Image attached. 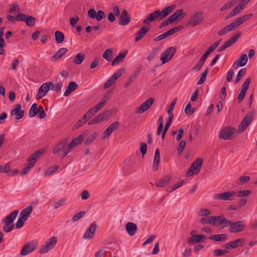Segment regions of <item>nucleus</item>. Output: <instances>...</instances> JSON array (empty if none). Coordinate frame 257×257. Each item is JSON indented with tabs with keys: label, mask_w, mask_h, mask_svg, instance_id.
Returning <instances> with one entry per match:
<instances>
[{
	"label": "nucleus",
	"mask_w": 257,
	"mask_h": 257,
	"mask_svg": "<svg viewBox=\"0 0 257 257\" xmlns=\"http://www.w3.org/2000/svg\"><path fill=\"white\" fill-rule=\"evenodd\" d=\"M127 52L124 53H120L112 61L111 65L114 66L122 62L124 58L125 57Z\"/></svg>",
	"instance_id": "obj_42"
},
{
	"label": "nucleus",
	"mask_w": 257,
	"mask_h": 257,
	"mask_svg": "<svg viewBox=\"0 0 257 257\" xmlns=\"http://www.w3.org/2000/svg\"><path fill=\"white\" fill-rule=\"evenodd\" d=\"M85 59V56L82 53L77 54L74 58L73 62L77 65L81 64Z\"/></svg>",
	"instance_id": "obj_48"
},
{
	"label": "nucleus",
	"mask_w": 257,
	"mask_h": 257,
	"mask_svg": "<svg viewBox=\"0 0 257 257\" xmlns=\"http://www.w3.org/2000/svg\"><path fill=\"white\" fill-rule=\"evenodd\" d=\"M57 242V238L55 236L50 237L48 240L46 242L45 244L41 246L39 250V252L40 253H45L47 252L55 246Z\"/></svg>",
	"instance_id": "obj_12"
},
{
	"label": "nucleus",
	"mask_w": 257,
	"mask_h": 257,
	"mask_svg": "<svg viewBox=\"0 0 257 257\" xmlns=\"http://www.w3.org/2000/svg\"><path fill=\"white\" fill-rule=\"evenodd\" d=\"M244 9V6H236L232 11L226 17L225 20L228 19L233 16H234L239 14L242 10Z\"/></svg>",
	"instance_id": "obj_37"
},
{
	"label": "nucleus",
	"mask_w": 257,
	"mask_h": 257,
	"mask_svg": "<svg viewBox=\"0 0 257 257\" xmlns=\"http://www.w3.org/2000/svg\"><path fill=\"white\" fill-rule=\"evenodd\" d=\"M228 252L226 250H223L221 249H215L214 250L213 254L215 256H219L224 255Z\"/></svg>",
	"instance_id": "obj_63"
},
{
	"label": "nucleus",
	"mask_w": 257,
	"mask_h": 257,
	"mask_svg": "<svg viewBox=\"0 0 257 257\" xmlns=\"http://www.w3.org/2000/svg\"><path fill=\"white\" fill-rule=\"evenodd\" d=\"M251 16V14H246L239 17V18L232 22L231 24L233 26L234 29H235L241 24H242V23H244L245 21L249 19Z\"/></svg>",
	"instance_id": "obj_22"
},
{
	"label": "nucleus",
	"mask_w": 257,
	"mask_h": 257,
	"mask_svg": "<svg viewBox=\"0 0 257 257\" xmlns=\"http://www.w3.org/2000/svg\"><path fill=\"white\" fill-rule=\"evenodd\" d=\"M131 17L127 11L124 9L121 12L119 17V24L121 26H125L130 23Z\"/></svg>",
	"instance_id": "obj_20"
},
{
	"label": "nucleus",
	"mask_w": 257,
	"mask_h": 257,
	"mask_svg": "<svg viewBox=\"0 0 257 257\" xmlns=\"http://www.w3.org/2000/svg\"><path fill=\"white\" fill-rule=\"evenodd\" d=\"M140 70H136L126 80L123 85V87L127 88L132 83L134 82L138 76L139 75Z\"/></svg>",
	"instance_id": "obj_24"
},
{
	"label": "nucleus",
	"mask_w": 257,
	"mask_h": 257,
	"mask_svg": "<svg viewBox=\"0 0 257 257\" xmlns=\"http://www.w3.org/2000/svg\"><path fill=\"white\" fill-rule=\"evenodd\" d=\"M33 208L32 206H28L26 208L24 209L20 213V217L23 219L27 220L29 215L32 213Z\"/></svg>",
	"instance_id": "obj_38"
},
{
	"label": "nucleus",
	"mask_w": 257,
	"mask_h": 257,
	"mask_svg": "<svg viewBox=\"0 0 257 257\" xmlns=\"http://www.w3.org/2000/svg\"><path fill=\"white\" fill-rule=\"evenodd\" d=\"M211 213V211L207 208L201 209L198 213L199 216L203 217L209 216Z\"/></svg>",
	"instance_id": "obj_55"
},
{
	"label": "nucleus",
	"mask_w": 257,
	"mask_h": 257,
	"mask_svg": "<svg viewBox=\"0 0 257 257\" xmlns=\"http://www.w3.org/2000/svg\"><path fill=\"white\" fill-rule=\"evenodd\" d=\"M119 125V123L118 121H115L110 124L102 133L101 136V139L104 140L109 137L113 131L116 130L118 128Z\"/></svg>",
	"instance_id": "obj_17"
},
{
	"label": "nucleus",
	"mask_w": 257,
	"mask_h": 257,
	"mask_svg": "<svg viewBox=\"0 0 257 257\" xmlns=\"http://www.w3.org/2000/svg\"><path fill=\"white\" fill-rule=\"evenodd\" d=\"M159 49L158 48H155L150 52L149 56L147 58L148 61H151L159 53Z\"/></svg>",
	"instance_id": "obj_52"
},
{
	"label": "nucleus",
	"mask_w": 257,
	"mask_h": 257,
	"mask_svg": "<svg viewBox=\"0 0 257 257\" xmlns=\"http://www.w3.org/2000/svg\"><path fill=\"white\" fill-rule=\"evenodd\" d=\"M254 115V112L252 111L248 112L245 115L239 125L238 131L239 132H242L250 124L253 119Z\"/></svg>",
	"instance_id": "obj_7"
},
{
	"label": "nucleus",
	"mask_w": 257,
	"mask_h": 257,
	"mask_svg": "<svg viewBox=\"0 0 257 257\" xmlns=\"http://www.w3.org/2000/svg\"><path fill=\"white\" fill-rule=\"evenodd\" d=\"M244 242V239L239 238L233 241H230L231 248H237L239 246H240L242 243Z\"/></svg>",
	"instance_id": "obj_49"
},
{
	"label": "nucleus",
	"mask_w": 257,
	"mask_h": 257,
	"mask_svg": "<svg viewBox=\"0 0 257 257\" xmlns=\"http://www.w3.org/2000/svg\"><path fill=\"white\" fill-rule=\"evenodd\" d=\"M245 73L246 70L245 68L241 69L238 72V75L235 80V83H237L241 79V78L245 75Z\"/></svg>",
	"instance_id": "obj_58"
},
{
	"label": "nucleus",
	"mask_w": 257,
	"mask_h": 257,
	"mask_svg": "<svg viewBox=\"0 0 257 257\" xmlns=\"http://www.w3.org/2000/svg\"><path fill=\"white\" fill-rule=\"evenodd\" d=\"M66 199L65 198H63L60 199L57 203H55L54 205L55 209H58L59 207L65 205L66 203Z\"/></svg>",
	"instance_id": "obj_61"
},
{
	"label": "nucleus",
	"mask_w": 257,
	"mask_h": 257,
	"mask_svg": "<svg viewBox=\"0 0 257 257\" xmlns=\"http://www.w3.org/2000/svg\"><path fill=\"white\" fill-rule=\"evenodd\" d=\"M25 22L28 26L32 27L35 25L36 19L32 16H28V18L26 19Z\"/></svg>",
	"instance_id": "obj_53"
},
{
	"label": "nucleus",
	"mask_w": 257,
	"mask_h": 257,
	"mask_svg": "<svg viewBox=\"0 0 257 257\" xmlns=\"http://www.w3.org/2000/svg\"><path fill=\"white\" fill-rule=\"evenodd\" d=\"M176 51V49L173 47H169L166 51L162 53L160 56V59L164 64L171 60Z\"/></svg>",
	"instance_id": "obj_14"
},
{
	"label": "nucleus",
	"mask_w": 257,
	"mask_h": 257,
	"mask_svg": "<svg viewBox=\"0 0 257 257\" xmlns=\"http://www.w3.org/2000/svg\"><path fill=\"white\" fill-rule=\"evenodd\" d=\"M5 30V28H0V54L3 55L5 53V49H4L5 47V41L3 38L4 36V32Z\"/></svg>",
	"instance_id": "obj_41"
},
{
	"label": "nucleus",
	"mask_w": 257,
	"mask_h": 257,
	"mask_svg": "<svg viewBox=\"0 0 257 257\" xmlns=\"http://www.w3.org/2000/svg\"><path fill=\"white\" fill-rule=\"evenodd\" d=\"M55 37L58 43H62L64 40V35L61 32L57 31L55 32Z\"/></svg>",
	"instance_id": "obj_47"
},
{
	"label": "nucleus",
	"mask_w": 257,
	"mask_h": 257,
	"mask_svg": "<svg viewBox=\"0 0 257 257\" xmlns=\"http://www.w3.org/2000/svg\"><path fill=\"white\" fill-rule=\"evenodd\" d=\"M87 134V133L86 132H84L81 135L73 139L69 143L70 144V147H74L78 145L83 140Z\"/></svg>",
	"instance_id": "obj_30"
},
{
	"label": "nucleus",
	"mask_w": 257,
	"mask_h": 257,
	"mask_svg": "<svg viewBox=\"0 0 257 257\" xmlns=\"http://www.w3.org/2000/svg\"><path fill=\"white\" fill-rule=\"evenodd\" d=\"M78 85L75 82H73V81L70 82L69 83L65 91L64 92V96H68L73 91L75 90L78 88Z\"/></svg>",
	"instance_id": "obj_33"
},
{
	"label": "nucleus",
	"mask_w": 257,
	"mask_h": 257,
	"mask_svg": "<svg viewBox=\"0 0 257 257\" xmlns=\"http://www.w3.org/2000/svg\"><path fill=\"white\" fill-rule=\"evenodd\" d=\"M204 21V17L201 12H197L193 15L189 19V23L192 27L201 24Z\"/></svg>",
	"instance_id": "obj_13"
},
{
	"label": "nucleus",
	"mask_w": 257,
	"mask_h": 257,
	"mask_svg": "<svg viewBox=\"0 0 257 257\" xmlns=\"http://www.w3.org/2000/svg\"><path fill=\"white\" fill-rule=\"evenodd\" d=\"M112 52L110 49H106L102 54V57L107 61H110L112 58Z\"/></svg>",
	"instance_id": "obj_51"
},
{
	"label": "nucleus",
	"mask_w": 257,
	"mask_h": 257,
	"mask_svg": "<svg viewBox=\"0 0 257 257\" xmlns=\"http://www.w3.org/2000/svg\"><path fill=\"white\" fill-rule=\"evenodd\" d=\"M44 153V151L43 150H38L34 153L31 155L27 159L28 164L25 167L21 172V175L26 174L30 170L33 168L35 165L37 159L42 156Z\"/></svg>",
	"instance_id": "obj_1"
},
{
	"label": "nucleus",
	"mask_w": 257,
	"mask_h": 257,
	"mask_svg": "<svg viewBox=\"0 0 257 257\" xmlns=\"http://www.w3.org/2000/svg\"><path fill=\"white\" fill-rule=\"evenodd\" d=\"M209 238L217 241L224 242L227 239V235L225 234H214L210 236Z\"/></svg>",
	"instance_id": "obj_36"
},
{
	"label": "nucleus",
	"mask_w": 257,
	"mask_h": 257,
	"mask_svg": "<svg viewBox=\"0 0 257 257\" xmlns=\"http://www.w3.org/2000/svg\"><path fill=\"white\" fill-rule=\"evenodd\" d=\"M86 212L84 211H80L76 213L72 217V220L74 222L77 221L82 218L85 214Z\"/></svg>",
	"instance_id": "obj_56"
},
{
	"label": "nucleus",
	"mask_w": 257,
	"mask_h": 257,
	"mask_svg": "<svg viewBox=\"0 0 257 257\" xmlns=\"http://www.w3.org/2000/svg\"><path fill=\"white\" fill-rule=\"evenodd\" d=\"M125 229L128 235L134 236L137 232L138 227L135 223L128 222L125 225Z\"/></svg>",
	"instance_id": "obj_25"
},
{
	"label": "nucleus",
	"mask_w": 257,
	"mask_h": 257,
	"mask_svg": "<svg viewBox=\"0 0 257 257\" xmlns=\"http://www.w3.org/2000/svg\"><path fill=\"white\" fill-rule=\"evenodd\" d=\"M205 61L206 60L201 57L197 64L193 67V70L196 72L199 71L204 65Z\"/></svg>",
	"instance_id": "obj_50"
},
{
	"label": "nucleus",
	"mask_w": 257,
	"mask_h": 257,
	"mask_svg": "<svg viewBox=\"0 0 257 257\" xmlns=\"http://www.w3.org/2000/svg\"><path fill=\"white\" fill-rule=\"evenodd\" d=\"M248 59L246 54H242L239 58L237 62L240 64V66H244L247 62Z\"/></svg>",
	"instance_id": "obj_54"
},
{
	"label": "nucleus",
	"mask_w": 257,
	"mask_h": 257,
	"mask_svg": "<svg viewBox=\"0 0 257 257\" xmlns=\"http://www.w3.org/2000/svg\"><path fill=\"white\" fill-rule=\"evenodd\" d=\"M150 27H142L137 32V36L135 39L136 42H138L141 40L145 35L150 31Z\"/></svg>",
	"instance_id": "obj_28"
},
{
	"label": "nucleus",
	"mask_w": 257,
	"mask_h": 257,
	"mask_svg": "<svg viewBox=\"0 0 257 257\" xmlns=\"http://www.w3.org/2000/svg\"><path fill=\"white\" fill-rule=\"evenodd\" d=\"M227 227L229 226V230L231 233H236L242 231L245 226V224L243 221L240 220L233 222L231 220L228 221Z\"/></svg>",
	"instance_id": "obj_3"
},
{
	"label": "nucleus",
	"mask_w": 257,
	"mask_h": 257,
	"mask_svg": "<svg viewBox=\"0 0 257 257\" xmlns=\"http://www.w3.org/2000/svg\"><path fill=\"white\" fill-rule=\"evenodd\" d=\"M106 101L105 100H103L101 102L98 103L95 106H94L92 108L97 112L104 106V105L106 104Z\"/></svg>",
	"instance_id": "obj_60"
},
{
	"label": "nucleus",
	"mask_w": 257,
	"mask_h": 257,
	"mask_svg": "<svg viewBox=\"0 0 257 257\" xmlns=\"http://www.w3.org/2000/svg\"><path fill=\"white\" fill-rule=\"evenodd\" d=\"M208 72V68H206V70L201 74L200 78L197 84L198 85H200L203 84L206 80V77L207 75Z\"/></svg>",
	"instance_id": "obj_57"
},
{
	"label": "nucleus",
	"mask_w": 257,
	"mask_h": 257,
	"mask_svg": "<svg viewBox=\"0 0 257 257\" xmlns=\"http://www.w3.org/2000/svg\"><path fill=\"white\" fill-rule=\"evenodd\" d=\"M199 222L201 224H212L214 223L213 221V216H207L201 218Z\"/></svg>",
	"instance_id": "obj_46"
},
{
	"label": "nucleus",
	"mask_w": 257,
	"mask_h": 257,
	"mask_svg": "<svg viewBox=\"0 0 257 257\" xmlns=\"http://www.w3.org/2000/svg\"><path fill=\"white\" fill-rule=\"evenodd\" d=\"M171 178L170 176H166L162 178L160 180L156 181L155 185L158 187H164L167 186L170 181H171Z\"/></svg>",
	"instance_id": "obj_29"
},
{
	"label": "nucleus",
	"mask_w": 257,
	"mask_h": 257,
	"mask_svg": "<svg viewBox=\"0 0 257 257\" xmlns=\"http://www.w3.org/2000/svg\"><path fill=\"white\" fill-rule=\"evenodd\" d=\"M213 225H219L222 224V228H225L227 227L229 220H227L223 215L213 216Z\"/></svg>",
	"instance_id": "obj_18"
},
{
	"label": "nucleus",
	"mask_w": 257,
	"mask_h": 257,
	"mask_svg": "<svg viewBox=\"0 0 257 257\" xmlns=\"http://www.w3.org/2000/svg\"><path fill=\"white\" fill-rule=\"evenodd\" d=\"M54 89V84L52 82L43 83L39 88L37 98L40 99L44 97L50 90Z\"/></svg>",
	"instance_id": "obj_10"
},
{
	"label": "nucleus",
	"mask_w": 257,
	"mask_h": 257,
	"mask_svg": "<svg viewBox=\"0 0 257 257\" xmlns=\"http://www.w3.org/2000/svg\"><path fill=\"white\" fill-rule=\"evenodd\" d=\"M186 145V142L184 140L180 142L179 146L178 147L177 150L179 155H180L184 150Z\"/></svg>",
	"instance_id": "obj_62"
},
{
	"label": "nucleus",
	"mask_w": 257,
	"mask_h": 257,
	"mask_svg": "<svg viewBox=\"0 0 257 257\" xmlns=\"http://www.w3.org/2000/svg\"><path fill=\"white\" fill-rule=\"evenodd\" d=\"M66 144L67 141L65 140L59 142L53 150V154H56L58 152H60L61 151H63V150H64L65 148H66Z\"/></svg>",
	"instance_id": "obj_40"
},
{
	"label": "nucleus",
	"mask_w": 257,
	"mask_h": 257,
	"mask_svg": "<svg viewBox=\"0 0 257 257\" xmlns=\"http://www.w3.org/2000/svg\"><path fill=\"white\" fill-rule=\"evenodd\" d=\"M160 162V150L158 148L155 151L154 159L153 161V168L154 171H156L158 169V166Z\"/></svg>",
	"instance_id": "obj_32"
},
{
	"label": "nucleus",
	"mask_w": 257,
	"mask_h": 257,
	"mask_svg": "<svg viewBox=\"0 0 257 257\" xmlns=\"http://www.w3.org/2000/svg\"><path fill=\"white\" fill-rule=\"evenodd\" d=\"M125 70V68H122L115 72L111 77L104 83L103 85L104 88L106 89L110 87L115 81L124 73Z\"/></svg>",
	"instance_id": "obj_11"
},
{
	"label": "nucleus",
	"mask_w": 257,
	"mask_h": 257,
	"mask_svg": "<svg viewBox=\"0 0 257 257\" xmlns=\"http://www.w3.org/2000/svg\"><path fill=\"white\" fill-rule=\"evenodd\" d=\"M233 30H234V29L233 26L232 25L231 23H230V24L225 26L222 29L218 31V35L219 36H222Z\"/></svg>",
	"instance_id": "obj_45"
},
{
	"label": "nucleus",
	"mask_w": 257,
	"mask_h": 257,
	"mask_svg": "<svg viewBox=\"0 0 257 257\" xmlns=\"http://www.w3.org/2000/svg\"><path fill=\"white\" fill-rule=\"evenodd\" d=\"M204 238L205 235L203 234L192 235L188 238L187 242L190 244H193L198 242H203Z\"/></svg>",
	"instance_id": "obj_26"
},
{
	"label": "nucleus",
	"mask_w": 257,
	"mask_h": 257,
	"mask_svg": "<svg viewBox=\"0 0 257 257\" xmlns=\"http://www.w3.org/2000/svg\"><path fill=\"white\" fill-rule=\"evenodd\" d=\"M18 213L19 211L15 210L3 219V222L4 223V225L3 229L5 232L8 233L14 229V225L13 222L16 218Z\"/></svg>",
	"instance_id": "obj_2"
},
{
	"label": "nucleus",
	"mask_w": 257,
	"mask_h": 257,
	"mask_svg": "<svg viewBox=\"0 0 257 257\" xmlns=\"http://www.w3.org/2000/svg\"><path fill=\"white\" fill-rule=\"evenodd\" d=\"M241 33H238L234 35L232 38L228 39L227 41L224 43V45L226 48H228L231 46H232L233 44H234L238 39L240 37Z\"/></svg>",
	"instance_id": "obj_39"
},
{
	"label": "nucleus",
	"mask_w": 257,
	"mask_h": 257,
	"mask_svg": "<svg viewBox=\"0 0 257 257\" xmlns=\"http://www.w3.org/2000/svg\"><path fill=\"white\" fill-rule=\"evenodd\" d=\"M176 8L175 5H171L164 8L162 12L160 11L159 19H164L168 15L170 14Z\"/></svg>",
	"instance_id": "obj_27"
},
{
	"label": "nucleus",
	"mask_w": 257,
	"mask_h": 257,
	"mask_svg": "<svg viewBox=\"0 0 257 257\" xmlns=\"http://www.w3.org/2000/svg\"><path fill=\"white\" fill-rule=\"evenodd\" d=\"M112 112L110 110H107L103 111L102 112L98 114L93 118H92L88 124L91 125L92 124L98 123L102 122L109 118L111 115Z\"/></svg>",
	"instance_id": "obj_8"
},
{
	"label": "nucleus",
	"mask_w": 257,
	"mask_h": 257,
	"mask_svg": "<svg viewBox=\"0 0 257 257\" xmlns=\"http://www.w3.org/2000/svg\"><path fill=\"white\" fill-rule=\"evenodd\" d=\"M160 11L156 10L154 11L153 13L149 14L147 18L144 20L143 24H148L154 21L158 18L159 19V15H160Z\"/></svg>",
	"instance_id": "obj_23"
},
{
	"label": "nucleus",
	"mask_w": 257,
	"mask_h": 257,
	"mask_svg": "<svg viewBox=\"0 0 257 257\" xmlns=\"http://www.w3.org/2000/svg\"><path fill=\"white\" fill-rule=\"evenodd\" d=\"M250 180V177L247 176H241L238 179V183L243 185Z\"/></svg>",
	"instance_id": "obj_64"
},
{
	"label": "nucleus",
	"mask_w": 257,
	"mask_h": 257,
	"mask_svg": "<svg viewBox=\"0 0 257 257\" xmlns=\"http://www.w3.org/2000/svg\"><path fill=\"white\" fill-rule=\"evenodd\" d=\"M97 136V134L96 133H93L91 135H90L85 141V145H89L91 143L93 142V141L95 139L96 137Z\"/></svg>",
	"instance_id": "obj_59"
},
{
	"label": "nucleus",
	"mask_w": 257,
	"mask_h": 257,
	"mask_svg": "<svg viewBox=\"0 0 257 257\" xmlns=\"http://www.w3.org/2000/svg\"><path fill=\"white\" fill-rule=\"evenodd\" d=\"M173 117H174V115H171L170 116H169V117L168 118L166 124V125L165 126V127L164 128V130H163V134H162V139H164L165 138V135H166V133L167 132L169 127L170 126V124L171 123V122L172 121Z\"/></svg>",
	"instance_id": "obj_44"
},
{
	"label": "nucleus",
	"mask_w": 257,
	"mask_h": 257,
	"mask_svg": "<svg viewBox=\"0 0 257 257\" xmlns=\"http://www.w3.org/2000/svg\"><path fill=\"white\" fill-rule=\"evenodd\" d=\"M37 114H38V105L37 103H34L31 106L30 109L29 111V116L30 117H34Z\"/></svg>",
	"instance_id": "obj_43"
},
{
	"label": "nucleus",
	"mask_w": 257,
	"mask_h": 257,
	"mask_svg": "<svg viewBox=\"0 0 257 257\" xmlns=\"http://www.w3.org/2000/svg\"><path fill=\"white\" fill-rule=\"evenodd\" d=\"M97 227V226L95 222L92 223L83 234V238L84 239H92L96 231Z\"/></svg>",
	"instance_id": "obj_19"
},
{
	"label": "nucleus",
	"mask_w": 257,
	"mask_h": 257,
	"mask_svg": "<svg viewBox=\"0 0 257 257\" xmlns=\"http://www.w3.org/2000/svg\"><path fill=\"white\" fill-rule=\"evenodd\" d=\"M37 246L38 242L37 241L32 240L28 242L22 247L20 251V254L22 256H25L35 250L37 249Z\"/></svg>",
	"instance_id": "obj_9"
},
{
	"label": "nucleus",
	"mask_w": 257,
	"mask_h": 257,
	"mask_svg": "<svg viewBox=\"0 0 257 257\" xmlns=\"http://www.w3.org/2000/svg\"><path fill=\"white\" fill-rule=\"evenodd\" d=\"M236 194L234 191H227L223 193L215 194L213 196L215 200H231L232 197Z\"/></svg>",
	"instance_id": "obj_16"
},
{
	"label": "nucleus",
	"mask_w": 257,
	"mask_h": 257,
	"mask_svg": "<svg viewBox=\"0 0 257 257\" xmlns=\"http://www.w3.org/2000/svg\"><path fill=\"white\" fill-rule=\"evenodd\" d=\"M183 10L182 9L176 10L173 14L171 15L170 17L172 19L173 22L177 19L181 20L186 15V14H183Z\"/></svg>",
	"instance_id": "obj_34"
},
{
	"label": "nucleus",
	"mask_w": 257,
	"mask_h": 257,
	"mask_svg": "<svg viewBox=\"0 0 257 257\" xmlns=\"http://www.w3.org/2000/svg\"><path fill=\"white\" fill-rule=\"evenodd\" d=\"M202 163L203 159L199 158H197L191 165L187 175L189 177L198 174L201 170Z\"/></svg>",
	"instance_id": "obj_5"
},
{
	"label": "nucleus",
	"mask_w": 257,
	"mask_h": 257,
	"mask_svg": "<svg viewBox=\"0 0 257 257\" xmlns=\"http://www.w3.org/2000/svg\"><path fill=\"white\" fill-rule=\"evenodd\" d=\"M154 99L152 97L149 98L139 108L136 109L137 114H140L148 110L153 105Z\"/></svg>",
	"instance_id": "obj_15"
},
{
	"label": "nucleus",
	"mask_w": 257,
	"mask_h": 257,
	"mask_svg": "<svg viewBox=\"0 0 257 257\" xmlns=\"http://www.w3.org/2000/svg\"><path fill=\"white\" fill-rule=\"evenodd\" d=\"M68 50L66 48H62L59 49L57 52L52 57V59H54L55 61H58L63 56L66 54Z\"/></svg>",
	"instance_id": "obj_35"
},
{
	"label": "nucleus",
	"mask_w": 257,
	"mask_h": 257,
	"mask_svg": "<svg viewBox=\"0 0 257 257\" xmlns=\"http://www.w3.org/2000/svg\"><path fill=\"white\" fill-rule=\"evenodd\" d=\"M134 163L132 161H128L124 163L123 168V174L125 175L130 174L133 172Z\"/></svg>",
	"instance_id": "obj_31"
},
{
	"label": "nucleus",
	"mask_w": 257,
	"mask_h": 257,
	"mask_svg": "<svg viewBox=\"0 0 257 257\" xmlns=\"http://www.w3.org/2000/svg\"><path fill=\"white\" fill-rule=\"evenodd\" d=\"M202 163L203 159L199 158H197L191 165L187 175L189 177L198 174L201 170Z\"/></svg>",
	"instance_id": "obj_4"
},
{
	"label": "nucleus",
	"mask_w": 257,
	"mask_h": 257,
	"mask_svg": "<svg viewBox=\"0 0 257 257\" xmlns=\"http://www.w3.org/2000/svg\"><path fill=\"white\" fill-rule=\"evenodd\" d=\"M22 106L20 104H17L15 105V108L11 111V115H16L15 119L19 120L23 117L24 115V110H21Z\"/></svg>",
	"instance_id": "obj_21"
},
{
	"label": "nucleus",
	"mask_w": 257,
	"mask_h": 257,
	"mask_svg": "<svg viewBox=\"0 0 257 257\" xmlns=\"http://www.w3.org/2000/svg\"><path fill=\"white\" fill-rule=\"evenodd\" d=\"M235 131L236 130L232 127H224L220 131L219 138L224 140H231L234 138Z\"/></svg>",
	"instance_id": "obj_6"
}]
</instances>
